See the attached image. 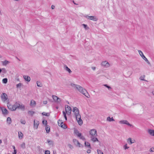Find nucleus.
<instances>
[{
    "label": "nucleus",
    "mask_w": 154,
    "mask_h": 154,
    "mask_svg": "<svg viewBox=\"0 0 154 154\" xmlns=\"http://www.w3.org/2000/svg\"><path fill=\"white\" fill-rule=\"evenodd\" d=\"M21 147L23 148H25V143H23L21 145Z\"/></svg>",
    "instance_id": "nucleus-41"
},
{
    "label": "nucleus",
    "mask_w": 154,
    "mask_h": 154,
    "mask_svg": "<svg viewBox=\"0 0 154 154\" xmlns=\"http://www.w3.org/2000/svg\"><path fill=\"white\" fill-rule=\"evenodd\" d=\"M13 148L14 149H15V146H13Z\"/></svg>",
    "instance_id": "nucleus-55"
},
{
    "label": "nucleus",
    "mask_w": 154,
    "mask_h": 154,
    "mask_svg": "<svg viewBox=\"0 0 154 154\" xmlns=\"http://www.w3.org/2000/svg\"><path fill=\"white\" fill-rule=\"evenodd\" d=\"M82 25L85 29V30H88L89 29V28L88 26L87 25L85 24H83Z\"/></svg>",
    "instance_id": "nucleus-28"
},
{
    "label": "nucleus",
    "mask_w": 154,
    "mask_h": 154,
    "mask_svg": "<svg viewBox=\"0 0 154 154\" xmlns=\"http://www.w3.org/2000/svg\"><path fill=\"white\" fill-rule=\"evenodd\" d=\"M54 154H56V153H54Z\"/></svg>",
    "instance_id": "nucleus-61"
},
{
    "label": "nucleus",
    "mask_w": 154,
    "mask_h": 154,
    "mask_svg": "<svg viewBox=\"0 0 154 154\" xmlns=\"http://www.w3.org/2000/svg\"><path fill=\"white\" fill-rule=\"evenodd\" d=\"M28 113L29 115L32 116L35 114V112L33 111L30 110L28 111Z\"/></svg>",
    "instance_id": "nucleus-27"
},
{
    "label": "nucleus",
    "mask_w": 154,
    "mask_h": 154,
    "mask_svg": "<svg viewBox=\"0 0 154 154\" xmlns=\"http://www.w3.org/2000/svg\"><path fill=\"white\" fill-rule=\"evenodd\" d=\"M2 111L4 115H7L8 113V111L5 108H4L2 109Z\"/></svg>",
    "instance_id": "nucleus-21"
},
{
    "label": "nucleus",
    "mask_w": 154,
    "mask_h": 154,
    "mask_svg": "<svg viewBox=\"0 0 154 154\" xmlns=\"http://www.w3.org/2000/svg\"><path fill=\"white\" fill-rule=\"evenodd\" d=\"M2 140L0 139V144H1L2 143Z\"/></svg>",
    "instance_id": "nucleus-54"
},
{
    "label": "nucleus",
    "mask_w": 154,
    "mask_h": 154,
    "mask_svg": "<svg viewBox=\"0 0 154 154\" xmlns=\"http://www.w3.org/2000/svg\"><path fill=\"white\" fill-rule=\"evenodd\" d=\"M14 0L15 1H20V0Z\"/></svg>",
    "instance_id": "nucleus-58"
},
{
    "label": "nucleus",
    "mask_w": 154,
    "mask_h": 154,
    "mask_svg": "<svg viewBox=\"0 0 154 154\" xmlns=\"http://www.w3.org/2000/svg\"><path fill=\"white\" fill-rule=\"evenodd\" d=\"M91 69L93 70L94 71L96 69V67H92Z\"/></svg>",
    "instance_id": "nucleus-51"
},
{
    "label": "nucleus",
    "mask_w": 154,
    "mask_h": 154,
    "mask_svg": "<svg viewBox=\"0 0 154 154\" xmlns=\"http://www.w3.org/2000/svg\"><path fill=\"white\" fill-rule=\"evenodd\" d=\"M20 122L22 124H25L26 123V121L24 120H21Z\"/></svg>",
    "instance_id": "nucleus-47"
},
{
    "label": "nucleus",
    "mask_w": 154,
    "mask_h": 154,
    "mask_svg": "<svg viewBox=\"0 0 154 154\" xmlns=\"http://www.w3.org/2000/svg\"><path fill=\"white\" fill-rule=\"evenodd\" d=\"M87 152L88 153H89L91 152V150L90 149H88L87 151Z\"/></svg>",
    "instance_id": "nucleus-50"
},
{
    "label": "nucleus",
    "mask_w": 154,
    "mask_h": 154,
    "mask_svg": "<svg viewBox=\"0 0 154 154\" xmlns=\"http://www.w3.org/2000/svg\"><path fill=\"white\" fill-rule=\"evenodd\" d=\"M65 69L67 71H68L69 73H70L72 72V71L70 70L67 66L65 65L64 66Z\"/></svg>",
    "instance_id": "nucleus-25"
},
{
    "label": "nucleus",
    "mask_w": 154,
    "mask_h": 154,
    "mask_svg": "<svg viewBox=\"0 0 154 154\" xmlns=\"http://www.w3.org/2000/svg\"><path fill=\"white\" fill-rule=\"evenodd\" d=\"M106 120L107 121L109 122L115 121V120L113 119L112 117L111 118L109 116L107 117Z\"/></svg>",
    "instance_id": "nucleus-24"
},
{
    "label": "nucleus",
    "mask_w": 154,
    "mask_h": 154,
    "mask_svg": "<svg viewBox=\"0 0 154 154\" xmlns=\"http://www.w3.org/2000/svg\"><path fill=\"white\" fill-rule=\"evenodd\" d=\"M101 66L105 68H108L110 67V64L106 61L102 62L101 63Z\"/></svg>",
    "instance_id": "nucleus-8"
},
{
    "label": "nucleus",
    "mask_w": 154,
    "mask_h": 154,
    "mask_svg": "<svg viewBox=\"0 0 154 154\" xmlns=\"http://www.w3.org/2000/svg\"><path fill=\"white\" fill-rule=\"evenodd\" d=\"M65 110L66 112L68 115H70L71 112V107L67 105L65 106Z\"/></svg>",
    "instance_id": "nucleus-9"
},
{
    "label": "nucleus",
    "mask_w": 154,
    "mask_h": 154,
    "mask_svg": "<svg viewBox=\"0 0 154 154\" xmlns=\"http://www.w3.org/2000/svg\"><path fill=\"white\" fill-rule=\"evenodd\" d=\"M72 111L74 113L78 124L80 125H82L83 124V121L81 119V116L79 113L78 109L76 107H74L73 108Z\"/></svg>",
    "instance_id": "nucleus-2"
},
{
    "label": "nucleus",
    "mask_w": 154,
    "mask_h": 154,
    "mask_svg": "<svg viewBox=\"0 0 154 154\" xmlns=\"http://www.w3.org/2000/svg\"><path fill=\"white\" fill-rule=\"evenodd\" d=\"M58 125L62 128L64 129L66 128V127L65 124L61 120H59L58 121Z\"/></svg>",
    "instance_id": "nucleus-11"
},
{
    "label": "nucleus",
    "mask_w": 154,
    "mask_h": 154,
    "mask_svg": "<svg viewBox=\"0 0 154 154\" xmlns=\"http://www.w3.org/2000/svg\"><path fill=\"white\" fill-rule=\"evenodd\" d=\"M30 106L32 107H34L36 105V103L35 101L33 100H31L30 103Z\"/></svg>",
    "instance_id": "nucleus-17"
},
{
    "label": "nucleus",
    "mask_w": 154,
    "mask_h": 154,
    "mask_svg": "<svg viewBox=\"0 0 154 154\" xmlns=\"http://www.w3.org/2000/svg\"><path fill=\"white\" fill-rule=\"evenodd\" d=\"M10 62L7 60H5L4 61H2V63L3 66H6L7 64H8Z\"/></svg>",
    "instance_id": "nucleus-20"
},
{
    "label": "nucleus",
    "mask_w": 154,
    "mask_h": 154,
    "mask_svg": "<svg viewBox=\"0 0 154 154\" xmlns=\"http://www.w3.org/2000/svg\"><path fill=\"white\" fill-rule=\"evenodd\" d=\"M12 122V121L11 118L10 117H8L7 119V122L9 124H10Z\"/></svg>",
    "instance_id": "nucleus-22"
},
{
    "label": "nucleus",
    "mask_w": 154,
    "mask_h": 154,
    "mask_svg": "<svg viewBox=\"0 0 154 154\" xmlns=\"http://www.w3.org/2000/svg\"><path fill=\"white\" fill-rule=\"evenodd\" d=\"M10 154L9 153V154Z\"/></svg>",
    "instance_id": "nucleus-63"
},
{
    "label": "nucleus",
    "mask_w": 154,
    "mask_h": 154,
    "mask_svg": "<svg viewBox=\"0 0 154 154\" xmlns=\"http://www.w3.org/2000/svg\"><path fill=\"white\" fill-rule=\"evenodd\" d=\"M152 93L153 94V95H154V91H153L152 92Z\"/></svg>",
    "instance_id": "nucleus-56"
},
{
    "label": "nucleus",
    "mask_w": 154,
    "mask_h": 154,
    "mask_svg": "<svg viewBox=\"0 0 154 154\" xmlns=\"http://www.w3.org/2000/svg\"><path fill=\"white\" fill-rule=\"evenodd\" d=\"M47 141L48 143V145L49 146H53L54 143V142L53 141L50 140H47Z\"/></svg>",
    "instance_id": "nucleus-23"
},
{
    "label": "nucleus",
    "mask_w": 154,
    "mask_h": 154,
    "mask_svg": "<svg viewBox=\"0 0 154 154\" xmlns=\"http://www.w3.org/2000/svg\"><path fill=\"white\" fill-rule=\"evenodd\" d=\"M52 97L55 102L57 103H59L60 102V99L58 98L57 96L54 95H53Z\"/></svg>",
    "instance_id": "nucleus-12"
},
{
    "label": "nucleus",
    "mask_w": 154,
    "mask_h": 154,
    "mask_svg": "<svg viewBox=\"0 0 154 154\" xmlns=\"http://www.w3.org/2000/svg\"><path fill=\"white\" fill-rule=\"evenodd\" d=\"M1 98L2 102H5L7 101V103L9 102V99L7 94L5 93H3L1 96Z\"/></svg>",
    "instance_id": "nucleus-5"
},
{
    "label": "nucleus",
    "mask_w": 154,
    "mask_h": 154,
    "mask_svg": "<svg viewBox=\"0 0 154 154\" xmlns=\"http://www.w3.org/2000/svg\"><path fill=\"white\" fill-rule=\"evenodd\" d=\"M74 133L78 137H79L80 139L82 140H85V137L82 135V134L80 133L77 130L75 129Z\"/></svg>",
    "instance_id": "nucleus-6"
},
{
    "label": "nucleus",
    "mask_w": 154,
    "mask_h": 154,
    "mask_svg": "<svg viewBox=\"0 0 154 154\" xmlns=\"http://www.w3.org/2000/svg\"><path fill=\"white\" fill-rule=\"evenodd\" d=\"M84 17L87 19L92 20L94 21H97L98 19L95 16H89L88 15L84 16Z\"/></svg>",
    "instance_id": "nucleus-7"
},
{
    "label": "nucleus",
    "mask_w": 154,
    "mask_h": 154,
    "mask_svg": "<svg viewBox=\"0 0 154 154\" xmlns=\"http://www.w3.org/2000/svg\"><path fill=\"white\" fill-rule=\"evenodd\" d=\"M42 114L44 116H49L50 115V114L49 113H46L45 112H44L42 113Z\"/></svg>",
    "instance_id": "nucleus-36"
},
{
    "label": "nucleus",
    "mask_w": 154,
    "mask_h": 154,
    "mask_svg": "<svg viewBox=\"0 0 154 154\" xmlns=\"http://www.w3.org/2000/svg\"><path fill=\"white\" fill-rule=\"evenodd\" d=\"M54 8H55V6L53 5H51V8L53 9H54Z\"/></svg>",
    "instance_id": "nucleus-52"
},
{
    "label": "nucleus",
    "mask_w": 154,
    "mask_h": 154,
    "mask_svg": "<svg viewBox=\"0 0 154 154\" xmlns=\"http://www.w3.org/2000/svg\"><path fill=\"white\" fill-rule=\"evenodd\" d=\"M17 108L19 109L22 111H24L25 109V106L23 104H20L18 103H17Z\"/></svg>",
    "instance_id": "nucleus-13"
},
{
    "label": "nucleus",
    "mask_w": 154,
    "mask_h": 154,
    "mask_svg": "<svg viewBox=\"0 0 154 154\" xmlns=\"http://www.w3.org/2000/svg\"><path fill=\"white\" fill-rule=\"evenodd\" d=\"M66 112L64 111L63 112V116H64V117L65 118V119L66 120H67V117L66 116Z\"/></svg>",
    "instance_id": "nucleus-34"
},
{
    "label": "nucleus",
    "mask_w": 154,
    "mask_h": 154,
    "mask_svg": "<svg viewBox=\"0 0 154 154\" xmlns=\"http://www.w3.org/2000/svg\"><path fill=\"white\" fill-rule=\"evenodd\" d=\"M23 78L26 81H27L28 82H29L30 81V78L29 76L24 75H23Z\"/></svg>",
    "instance_id": "nucleus-18"
},
{
    "label": "nucleus",
    "mask_w": 154,
    "mask_h": 154,
    "mask_svg": "<svg viewBox=\"0 0 154 154\" xmlns=\"http://www.w3.org/2000/svg\"><path fill=\"white\" fill-rule=\"evenodd\" d=\"M39 124V122L38 120H34V129H37Z\"/></svg>",
    "instance_id": "nucleus-15"
},
{
    "label": "nucleus",
    "mask_w": 154,
    "mask_h": 154,
    "mask_svg": "<svg viewBox=\"0 0 154 154\" xmlns=\"http://www.w3.org/2000/svg\"><path fill=\"white\" fill-rule=\"evenodd\" d=\"M89 134L90 135L91 140L93 142L96 141L99 142L97 138L96 137L97 136V131L95 129H92L89 131Z\"/></svg>",
    "instance_id": "nucleus-3"
},
{
    "label": "nucleus",
    "mask_w": 154,
    "mask_h": 154,
    "mask_svg": "<svg viewBox=\"0 0 154 154\" xmlns=\"http://www.w3.org/2000/svg\"><path fill=\"white\" fill-rule=\"evenodd\" d=\"M36 84L37 85L38 87H41L42 86V84L39 81H37Z\"/></svg>",
    "instance_id": "nucleus-33"
},
{
    "label": "nucleus",
    "mask_w": 154,
    "mask_h": 154,
    "mask_svg": "<svg viewBox=\"0 0 154 154\" xmlns=\"http://www.w3.org/2000/svg\"><path fill=\"white\" fill-rule=\"evenodd\" d=\"M119 123L121 124H125L128 125L130 126V127H133L132 125L130 124L128 121L126 120H122L121 121H120L119 122Z\"/></svg>",
    "instance_id": "nucleus-10"
},
{
    "label": "nucleus",
    "mask_w": 154,
    "mask_h": 154,
    "mask_svg": "<svg viewBox=\"0 0 154 154\" xmlns=\"http://www.w3.org/2000/svg\"><path fill=\"white\" fill-rule=\"evenodd\" d=\"M138 52L139 54L141 57H143L144 55L143 52L140 50H138Z\"/></svg>",
    "instance_id": "nucleus-32"
},
{
    "label": "nucleus",
    "mask_w": 154,
    "mask_h": 154,
    "mask_svg": "<svg viewBox=\"0 0 154 154\" xmlns=\"http://www.w3.org/2000/svg\"><path fill=\"white\" fill-rule=\"evenodd\" d=\"M56 108L57 109H58V107L57 106L56 107Z\"/></svg>",
    "instance_id": "nucleus-59"
},
{
    "label": "nucleus",
    "mask_w": 154,
    "mask_h": 154,
    "mask_svg": "<svg viewBox=\"0 0 154 154\" xmlns=\"http://www.w3.org/2000/svg\"><path fill=\"white\" fill-rule=\"evenodd\" d=\"M54 154H56V153H54Z\"/></svg>",
    "instance_id": "nucleus-62"
},
{
    "label": "nucleus",
    "mask_w": 154,
    "mask_h": 154,
    "mask_svg": "<svg viewBox=\"0 0 154 154\" xmlns=\"http://www.w3.org/2000/svg\"><path fill=\"white\" fill-rule=\"evenodd\" d=\"M68 146L70 149H72L73 148V146L72 145H71V144H68Z\"/></svg>",
    "instance_id": "nucleus-44"
},
{
    "label": "nucleus",
    "mask_w": 154,
    "mask_h": 154,
    "mask_svg": "<svg viewBox=\"0 0 154 154\" xmlns=\"http://www.w3.org/2000/svg\"><path fill=\"white\" fill-rule=\"evenodd\" d=\"M150 152H154V148H151L149 150Z\"/></svg>",
    "instance_id": "nucleus-46"
},
{
    "label": "nucleus",
    "mask_w": 154,
    "mask_h": 154,
    "mask_svg": "<svg viewBox=\"0 0 154 154\" xmlns=\"http://www.w3.org/2000/svg\"><path fill=\"white\" fill-rule=\"evenodd\" d=\"M47 100L44 101H43V103L44 104H46L47 103Z\"/></svg>",
    "instance_id": "nucleus-49"
},
{
    "label": "nucleus",
    "mask_w": 154,
    "mask_h": 154,
    "mask_svg": "<svg viewBox=\"0 0 154 154\" xmlns=\"http://www.w3.org/2000/svg\"><path fill=\"white\" fill-rule=\"evenodd\" d=\"M145 75H142L140 76L139 78V79L141 80L144 81H147L145 79Z\"/></svg>",
    "instance_id": "nucleus-30"
},
{
    "label": "nucleus",
    "mask_w": 154,
    "mask_h": 154,
    "mask_svg": "<svg viewBox=\"0 0 154 154\" xmlns=\"http://www.w3.org/2000/svg\"><path fill=\"white\" fill-rule=\"evenodd\" d=\"M73 142L75 145L76 146H78L79 147H81V144L80 143L79 141L76 139H73Z\"/></svg>",
    "instance_id": "nucleus-14"
},
{
    "label": "nucleus",
    "mask_w": 154,
    "mask_h": 154,
    "mask_svg": "<svg viewBox=\"0 0 154 154\" xmlns=\"http://www.w3.org/2000/svg\"><path fill=\"white\" fill-rule=\"evenodd\" d=\"M103 86H104L107 88L109 90H111L112 88H111L110 86L108 85L107 84L104 85Z\"/></svg>",
    "instance_id": "nucleus-38"
},
{
    "label": "nucleus",
    "mask_w": 154,
    "mask_h": 154,
    "mask_svg": "<svg viewBox=\"0 0 154 154\" xmlns=\"http://www.w3.org/2000/svg\"><path fill=\"white\" fill-rule=\"evenodd\" d=\"M42 123L43 124L47 125V121L46 120H43L42 121Z\"/></svg>",
    "instance_id": "nucleus-42"
},
{
    "label": "nucleus",
    "mask_w": 154,
    "mask_h": 154,
    "mask_svg": "<svg viewBox=\"0 0 154 154\" xmlns=\"http://www.w3.org/2000/svg\"><path fill=\"white\" fill-rule=\"evenodd\" d=\"M2 69H1L0 68V73L2 72Z\"/></svg>",
    "instance_id": "nucleus-57"
},
{
    "label": "nucleus",
    "mask_w": 154,
    "mask_h": 154,
    "mask_svg": "<svg viewBox=\"0 0 154 154\" xmlns=\"http://www.w3.org/2000/svg\"><path fill=\"white\" fill-rule=\"evenodd\" d=\"M45 154H50V152L49 150H47L45 151Z\"/></svg>",
    "instance_id": "nucleus-45"
},
{
    "label": "nucleus",
    "mask_w": 154,
    "mask_h": 154,
    "mask_svg": "<svg viewBox=\"0 0 154 154\" xmlns=\"http://www.w3.org/2000/svg\"><path fill=\"white\" fill-rule=\"evenodd\" d=\"M97 151L98 154H103V152L100 150L97 149Z\"/></svg>",
    "instance_id": "nucleus-43"
},
{
    "label": "nucleus",
    "mask_w": 154,
    "mask_h": 154,
    "mask_svg": "<svg viewBox=\"0 0 154 154\" xmlns=\"http://www.w3.org/2000/svg\"><path fill=\"white\" fill-rule=\"evenodd\" d=\"M8 79L7 78H5L3 79L2 82L3 83L6 84L7 82Z\"/></svg>",
    "instance_id": "nucleus-37"
},
{
    "label": "nucleus",
    "mask_w": 154,
    "mask_h": 154,
    "mask_svg": "<svg viewBox=\"0 0 154 154\" xmlns=\"http://www.w3.org/2000/svg\"><path fill=\"white\" fill-rule=\"evenodd\" d=\"M129 147L127 146V144H126L123 146V148L125 150H126L127 149L129 148Z\"/></svg>",
    "instance_id": "nucleus-39"
},
{
    "label": "nucleus",
    "mask_w": 154,
    "mask_h": 154,
    "mask_svg": "<svg viewBox=\"0 0 154 154\" xmlns=\"http://www.w3.org/2000/svg\"><path fill=\"white\" fill-rule=\"evenodd\" d=\"M127 141L129 144H131L135 142V140L134 139L132 140L131 138H129L127 139Z\"/></svg>",
    "instance_id": "nucleus-16"
},
{
    "label": "nucleus",
    "mask_w": 154,
    "mask_h": 154,
    "mask_svg": "<svg viewBox=\"0 0 154 154\" xmlns=\"http://www.w3.org/2000/svg\"><path fill=\"white\" fill-rule=\"evenodd\" d=\"M144 60L145 61H146L147 63L149 64H150V63L148 60V59L146 57L144 56L143 57H142Z\"/></svg>",
    "instance_id": "nucleus-29"
},
{
    "label": "nucleus",
    "mask_w": 154,
    "mask_h": 154,
    "mask_svg": "<svg viewBox=\"0 0 154 154\" xmlns=\"http://www.w3.org/2000/svg\"><path fill=\"white\" fill-rule=\"evenodd\" d=\"M18 137L20 139H22L23 138V134L21 132H18Z\"/></svg>",
    "instance_id": "nucleus-26"
},
{
    "label": "nucleus",
    "mask_w": 154,
    "mask_h": 154,
    "mask_svg": "<svg viewBox=\"0 0 154 154\" xmlns=\"http://www.w3.org/2000/svg\"><path fill=\"white\" fill-rule=\"evenodd\" d=\"M17 153L16 150L15 149H14V152L13 153V154H16Z\"/></svg>",
    "instance_id": "nucleus-53"
},
{
    "label": "nucleus",
    "mask_w": 154,
    "mask_h": 154,
    "mask_svg": "<svg viewBox=\"0 0 154 154\" xmlns=\"http://www.w3.org/2000/svg\"><path fill=\"white\" fill-rule=\"evenodd\" d=\"M85 146H88L89 148L90 147V144L88 142H85Z\"/></svg>",
    "instance_id": "nucleus-35"
},
{
    "label": "nucleus",
    "mask_w": 154,
    "mask_h": 154,
    "mask_svg": "<svg viewBox=\"0 0 154 154\" xmlns=\"http://www.w3.org/2000/svg\"><path fill=\"white\" fill-rule=\"evenodd\" d=\"M17 104V102H16L14 105H11L10 104L9 102H8L7 103V106L8 109L11 111H15L17 108L18 106Z\"/></svg>",
    "instance_id": "nucleus-4"
},
{
    "label": "nucleus",
    "mask_w": 154,
    "mask_h": 154,
    "mask_svg": "<svg viewBox=\"0 0 154 154\" xmlns=\"http://www.w3.org/2000/svg\"><path fill=\"white\" fill-rule=\"evenodd\" d=\"M54 154H56V153H54Z\"/></svg>",
    "instance_id": "nucleus-60"
},
{
    "label": "nucleus",
    "mask_w": 154,
    "mask_h": 154,
    "mask_svg": "<svg viewBox=\"0 0 154 154\" xmlns=\"http://www.w3.org/2000/svg\"><path fill=\"white\" fill-rule=\"evenodd\" d=\"M2 72L4 73H5L6 72V70L5 68H2Z\"/></svg>",
    "instance_id": "nucleus-48"
},
{
    "label": "nucleus",
    "mask_w": 154,
    "mask_h": 154,
    "mask_svg": "<svg viewBox=\"0 0 154 154\" xmlns=\"http://www.w3.org/2000/svg\"><path fill=\"white\" fill-rule=\"evenodd\" d=\"M148 132L149 134L152 136H154V130L151 129L148 130Z\"/></svg>",
    "instance_id": "nucleus-19"
},
{
    "label": "nucleus",
    "mask_w": 154,
    "mask_h": 154,
    "mask_svg": "<svg viewBox=\"0 0 154 154\" xmlns=\"http://www.w3.org/2000/svg\"><path fill=\"white\" fill-rule=\"evenodd\" d=\"M45 130L46 131V132L47 133H48L50 132V127L48 125H46L45 128Z\"/></svg>",
    "instance_id": "nucleus-31"
},
{
    "label": "nucleus",
    "mask_w": 154,
    "mask_h": 154,
    "mask_svg": "<svg viewBox=\"0 0 154 154\" xmlns=\"http://www.w3.org/2000/svg\"><path fill=\"white\" fill-rule=\"evenodd\" d=\"M22 84L21 83H19L17 84L16 85V87L17 88H20L22 86Z\"/></svg>",
    "instance_id": "nucleus-40"
},
{
    "label": "nucleus",
    "mask_w": 154,
    "mask_h": 154,
    "mask_svg": "<svg viewBox=\"0 0 154 154\" xmlns=\"http://www.w3.org/2000/svg\"><path fill=\"white\" fill-rule=\"evenodd\" d=\"M71 86L74 88H75L79 92L84 95L86 97L88 98L90 97V95L87 91L82 86L73 83L71 84Z\"/></svg>",
    "instance_id": "nucleus-1"
}]
</instances>
